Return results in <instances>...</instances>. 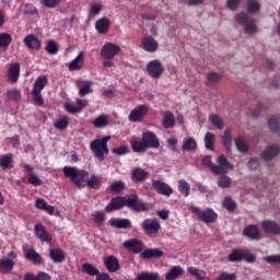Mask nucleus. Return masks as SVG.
Listing matches in <instances>:
<instances>
[{"mask_svg":"<svg viewBox=\"0 0 280 280\" xmlns=\"http://www.w3.org/2000/svg\"><path fill=\"white\" fill-rule=\"evenodd\" d=\"M109 224L113 229H132V221L129 219H112Z\"/></svg>","mask_w":280,"mask_h":280,"instance_id":"a878e982","label":"nucleus"},{"mask_svg":"<svg viewBox=\"0 0 280 280\" xmlns=\"http://www.w3.org/2000/svg\"><path fill=\"white\" fill-rule=\"evenodd\" d=\"M14 268V260L7 258L0 261V272L2 275H8Z\"/></svg>","mask_w":280,"mask_h":280,"instance_id":"72a5a7b5","label":"nucleus"},{"mask_svg":"<svg viewBox=\"0 0 280 280\" xmlns=\"http://www.w3.org/2000/svg\"><path fill=\"white\" fill-rule=\"evenodd\" d=\"M218 164H210V170L212 174H215L217 176H220V174H228V170H234L235 166L229 162V159L224 155L218 156ZM226 167V168H224Z\"/></svg>","mask_w":280,"mask_h":280,"instance_id":"0eeeda50","label":"nucleus"},{"mask_svg":"<svg viewBox=\"0 0 280 280\" xmlns=\"http://www.w3.org/2000/svg\"><path fill=\"white\" fill-rule=\"evenodd\" d=\"M235 21L241 25H244V32L249 36H253V34H257V32H259L257 23H255V18H250V15L245 12L238 13Z\"/></svg>","mask_w":280,"mask_h":280,"instance_id":"423d86ee","label":"nucleus"},{"mask_svg":"<svg viewBox=\"0 0 280 280\" xmlns=\"http://www.w3.org/2000/svg\"><path fill=\"white\" fill-rule=\"evenodd\" d=\"M190 190H191V186L189 185V183H187V180L185 179L178 180V191L182 192V195L185 196V198L189 196Z\"/></svg>","mask_w":280,"mask_h":280,"instance_id":"a18cd8bd","label":"nucleus"},{"mask_svg":"<svg viewBox=\"0 0 280 280\" xmlns=\"http://www.w3.org/2000/svg\"><path fill=\"white\" fill-rule=\"evenodd\" d=\"M136 280H161V276L158 272L144 271L139 273Z\"/></svg>","mask_w":280,"mask_h":280,"instance_id":"58836bf2","label":"nucleus"},{"mask_svg":"<svg viewBox=\"0 0 280 280\" xmlns=\"http://www.w3.org/2000/svg\"><path fill=\"white\" fill-rule=\"evenodd\" d=\"M130 145L133 152H138L139 154H141L150 148L152 150H158V148H161V141L159 140V137H156V133L152 131H144L142 133V140L133 137L130 139Z\"/></svg>","mask_w":280,"mask_h":280,"instance_id":"7ed1b4c3","label":"nucleus"},{"mask_svg":"<svg viewBox=\"0 0 280 280\" xmlns=\"http://www.w3.org/2000/svg\"><path fill=\"white\" fill-rule=\"evenodd\" d=\"M7 75L8 80L12 82V84L19 82V78L21 75V65H19V62L11 63L8 69Z\"/></svg>","mask_w":280,"mask_h":280,"instance_id":"a211bd4d","label":"nucleus"},{"mask_svg":"<svg viewBox=\"0 0 280 280\" xmlns=\"http://www.w3.org/2000/svg\"><path fill=\"white\" fill-rule=\"evenodd\" d=\"M24 14H26V16H34L38 14V9L32 3H26L24 4Z\"/></svg>","mask_w":280,"mask_h":280,"instance_id":"0e129e2a","label":"nucleus"},{"mask_svg":"<svg viewBox=\"0 0 280 280\" xmlns=\"http://www.w3.org/2000/svg\"><path fill=\"white\" fill-rule=\"evenodd\" d=\"M188 209L190 213L196 215L200 222H205V224H213V222H218V213L211 208L202 210L198 206L190 205Z\"/></svg>","mask_w":280,"mask_h":280,"instance_id":"20e7f679","label":"nucleus"},{"mask_svg":"<svg viewBox=\"0 0 280 280\" xmlns=\"http://www.w3.org/2000/svg\"><path fill=\"white\" fill-rule=\"evenodd\" d=\"M232 183H233V179H231V177H229V175L226 174H220L217 180V185L221 189H229Z\"/></svg>","mask_w":280,"mask_h":280,"instance_id":"473e14b6","label":"nucleus"},{"mask_svg":"<svg viewBox=\"0 0 280 280\" xmlns=\"http://www.w3.org/2000/svg\"><path fill=\"white\" fill-rule=\"evenodd\" d=\"M280 152V148L278 144L269 145L261 154V159L264 161H272Z\"/></svg>","mask_w":280,"mask_h":280,"instance_id":"412c9836","label":"nucleus"},{"mask_svg":"<svg viewBox=\"0 0 280 280\" xmlns=\"http://www.w3.org/2000/svg\"><path fill=\"white\" fill-rule=\"evenodd\" d=\"M8 100H12L13 102H19L21 100V91L13 89L7 91Z\"/></svg>","mask_w":280,"mask_h":280,"instance_id":"69168bd1","label":"nucleus"},{"mask_svg":"<svg viewBox=\"0 0 280 280\" xmlns=\"http://www.w3.org/2000/svg\"><path fill=\"white\" fill-rule=\"evenodd\" d=\"M209 119L212 126H214V128H218V130H222V128H224V120H222L218 114H211L209 116Z\"/></svg>","mask_w":280,"mask_h":280,"instance_id":"09e8293b","label":"nucleus"},{"mask_svg":"<svg viewBox=\"0 0 280 280\" xmlns=\"http://www.w3.org/2000/svg\"><path fill=\"white\" fill-rule=\"evenodd\" d=\"M47 54H50L51 56H56V54H58L60 47L58 46V44L50 39L48 40L46 47H45Z\"/></svg>","mask_w":280,"mask_h":280,"instance_id":"3c124183","label":"nucleus"},{"mask_svg":"<svg viewBox=\"0 0 280 280\" xmlns=\"http://www.w3.org/2000/svg\"><path fill=\"white\" fill-rule=\"evenodd\" d=\"M86 106V101H83L82 98H77L75 104L72 103H66L65 108L67 113H70V115H75L78 113H82Z\"/></svg>","mask_w":280,"mask_h":280,"instance_id":"f3484780","label":"nucleus"},{"mask_svg":"<svg viewBox=\"0 0 280 280\" xmlns=\"http://www.w3.org/2000/svg\"><path fill=\"white\" fill-rule=\"evenodd\" d=\"M49 258L54 264H62L65 259H67V256L65 255V250L62 248H50L49 249Z\"/></svg>","mask_w":280,"mask_h":280,"instance_id":"aec40b11","label":"nucleus"},{"mask_svg":"<svg viewBox=\"0 0 280 280\" xmlns=\"http://www.w3.org/2000/svg\"><path fill=\"white\" fill-rule=\"evenodd\" d=\"M40 3L44 8H49L51 10L54 8H58V5L62 3V0H42Z\"/></svg>","mask_w":280,"mask_h":280,"instance_id":"338daca9","label":"nucleus"},{"mask_svg":"<svg viewBox=\"0 0 280 280\" xmlns=\"http://www.w3.org/2000/svg\"><path fill=\"white\" fill-rule=\"evenodd\" d=\"M102 10H104V4H102V2H94L90 8V14H92V16H97Z\"/></svg>","mask_w":280,"mask_h":280,"instance_id":"bf43d9fd","label":"nucleus"},{"mask_svg":"<svg viewBox=\"0 0 280 280\" xmlns=\"http://www.w3.org/2000/svg\"><path fill=\"white\" fill-rule=\"evenodd\" d=\"M234 143L238 152H242L243 154L248 152V144L246 143V138L240 136L234 140Z\"/></svg>","mask_w":280,"mask_h":280,"instance_id":"c9c22d12","label":"nucleus"},{"mask_svg":"<svg viewBox=\"0 0 280 280\" xmlns=\"http://www.w3.org/2000/svg\"><path fill=\"white\" fill-rule=\"evenodd\" d=\"M118 54H121V47L110 42L105 43L101 49V57L104 60H113Z\"/></svg>","mask_w":280,"mask_h":280,"instance_id":"1a4fd4ad","label":"nucleus"},{"mask_svg":"<svg viewBox=\"0 0 280 280\" xmlns=\"http://www.w3.org/2000/svg\"><path fill=\"white\" fill-rule=\"evenodd\" d=\"M122 246L124 248H127V250H130V253H133L135 255H139V253L143 250V242L137 238L125 241L122 243Z\"/></svg>","mask_w":280,"mask_h":280,"instance_id":"4468645a","label":"nucleus"},{"mask_svg":"<svg viewBox=\"0 0 280 280\" xmlns=\"http://www.w3.org/2000/svg\"><path fill=\"white\" fill-rule=\"evenodd\" d=\"M213 143H215V135L212 132H207L205 136L206 150L213 151Z\"/></svg>","mask_w":280,"mask_h":280,"instance_id":"864d4df0","label":"nucleus"},{"mask_svg":"<svg viewBox=\"0 0 280 280\" xmlns=\"http://www.w3.org/2000/svg\"><path fill=\"white\" fill-rule=\"evenodd\" d=\"M104 265L108 272H117L120 268L119 260L115 256H108L105 258Z\"/></svg>","mask_w":280,"mask_h":280,"instance_id":"393cba45","label":"nucleus"},{"mask_svg":"<svg viewBox=\"0 0 280 280\" xmlns=\"http://www.w3.org/2000/svg\"><path fill=\"white\" fill-rule=\"evenodd\" d=\"M223 207L226 211H235V209H237V203L231 197H225L223 200Z\"/></svg>","mask_w":280,"mask_h":280,"instance_id":"6e6d98bb","label":"nucleus"},{"mask_svg":"<svg viewBox=\"0 0 280 280\" xmlns=\"http://www.w3.org/2000/svg\"><path fill=\"white\" fill-rule=\"evenodd\" d=\"M142 259H153L154 257H163V250L159 248H148L140 254Z\"/></svg>","mask_w":280,"mask_h":280,"instance_id":"7c9ffc66","label":"nucleus"},{"mask_svg":"<svg viewBox=\"0 0 280 280\" xmlns=\"http://www.w3.org/2000/svg\"><path fill=\"white\" fill-rule=\"evenodd\" d=\"M244 259V249L242 248H234L232 249L231 254L228 256V261L237 262Z\"/></svg>","mask_w":280,"mask_h":280,"instance_id":"2f4dec72","label":"nucleus"},{"mask_svg":"<svg viewBox=\"0 0 280 280\" xmlns=\"http://www.w3.org/2000/svg\"><path fill=\"white\" fill-rule=\"evenodd\" d=\"M142 49L149 54H154L159 50V42L152 37V35H147L141 39Z\"/></svg>","mask_w":280,"mask_h":280,"instance_id":"ddd939ff","label":"nucleus"},{"mask_svg":"<svg viewBox=\"0 0 280 280\" xmlns=\"http://www.w3.org/2000/svg\"><path fill=\"white\" fill-rule=\"evenodd\" d=\"M243 259L246 264H255V261H257V256L248 249H243Z\"/></svg>","mask_w":280,"mask_h":280,"instance_id":"052dcab7","label":"nucleus"},{"mask_svg":"<svg viewBox=\"0 0 280 280\" xmlns=\"http://www.w3.org/2000/svg\"><path fill=\"white\" fill-rule=\"evenodd\" d=\"M35 235L40 242H47L50 244L54 237L47 232V228L43 223H38L34 226Z\"/></svg>","mask_w":280,"mask_h":280,"instance_id":"2eb2a0df","label":"nucleus"},{"mask_svg":"<svg viewBox=\"0 0 280 280\" xmlns=\"http://www.w3.org/2000/svg\"><path fill=\"white\" fill-rule=\"evenodd\" d=\"M162 125L164 128H174L176 126V118L172 112H164L163 113V120Z\"/></svg>","mask_w":280,"mask_h":280,"instance_id":"c756f323","label":"nucleus"},{"mask_svg":"<svg viewBox=\"0 0 280 280\" xmlns=\"http://www.w3.org/2000/svg\"><path fill=\"white\" fill-rule=\"evenodd\" d=\"M94 128H106L108 126V115L103 114L93 120Z\"/></svg>","mask_w":280,"mask_h":280,"instance_id":"a19ab883","label":"nucleus"},{"mask_svg":"<svg viewBox=\"0 0 280 280\" xmlns=\"http://www.w3.org/2000/svg\"><path fill=\"white\" fill-rule=\"evenodd\" d=\"M147 72L153 80H159L165 72L163 63L159 59H154L148 62Z\"/></svg>","mask_w":280,"mask_h":280,"instance_id":"6e6552de","label":"nucleus"},{"mask_svg":"<svg viewBox=\"0 0 280 280\" xmlns=\"http://www.w3.org/2000/svg\"><path fill=\"white\" fill-rule=\"evenodd\" d=\"M261 10V3L257 0H247V12L248 14H257Z\"/></svg>","mask_w":280,"mask_h":280,"instance_id":"c03bdc74","label":"nucleus"},{"mask_svg":"<svg viewBox=\"0 0 280 280\" xmlns=\"http://www.w3.org/2000/svg\"><path fill=\"white\" fill-rule=\"evenodd\" d=\"M84 67V51H80L79 55L69 63V71H80Z\"/></svg>","mask_w":280,"mask_h":280,"instance_id":"b1692460","label":"nucleus"},{"mask_svg":"<svg viewBox=\"0 0 280 280\" xmlns=\"http://www.w3.org/2000/svg\"><path fill=\"white\" fill-rule=\"evenodd\" d=\"M131 178L135 183H143L148 178V172L141 167H136L132 170Z\"/></svg>","mask_w":280,"mask_h":280,"instance_id":"cd10ccee","label":"nucleus"},{"mask_svg":"<svg viewBox=\"0 0 280 280\" xmlns=\"http://www.w3.org/2000/svg\"><path fill=\"white\" fill-rule=\"evenodd\" d=\"M82 270L83 272H85V275H89L90 277H97L101 273L97 267L89 262L82 265Z\"/></svg>","mask_w":280,"mask_h":280,"instance_id":"4c0bfd02","label":"nucleus"},{"mask_svg":"<svg viewBox=\"0 0 280 280\" xmlns=\"http://www.w3.org/2000/svg\"><path fill=\"white\" fill-rule=\"evenodd\" d=\"M110 141V136H105L102 139H95L90 143V149L93 152L95 159L98 161H104V154H108V142Z\"/></svg>","mask_w":280,"mask_h":280,"instance_id":"39448f33","label":"nucleus"},{"mask_svg":"<svg viewBox=\"0 0 280 280\" xmlns=\"http://www.w3.org/2000/svg\"><path fill=\"white\" fill-rule=\"evenodd\" d=\"M151 187L154 191H156V194H160V196H166L167 198H170V196L174 194V189L171 188L167 183L161 182L159 179H153Z\"/></svg>","mask_w":280,"mask_h":280,"instance_id":"f8f14e48","label":"nucleus"},{"mask_svg":"<svg viewBox=\"0 0 280 280\" xmlns=\"http://www.w3.org/2000/svg\"><path fill=\"white\" fill-rule=\"evenodd\" d=\"M23 43L27 49H40V42L34 34H28L24 37Z\"/></svg>","mask_w":280,"mask_h":280,"instance_id":"4be33fe9","label":"nucleus"},{"mask_svg":"<svg viewBox=\"0 0 280 280\" xmlns=\"http://www.w3.org/2000/svg\"><path fill=\"white\" fill-rule=\"evenodd\" d=\"M62 172L63 176L69 178L78 189H84V187H89L90 189H100L102 187V177L92 174L89 178V171L86 170H80L78 166H65Z\"/></svg>","mask_w":280,"mask_h":280,"instance_id":"f257e3e1","label":"nucleus"},{"mask_svg":"<svg viewBox=\"0 0 280 280\" xmlns=\"http://www.w3.org/2000/svg\"><path fill=\"white\" fill-rule=\"evenodd\" d=\"M12 43V35L8 33H0V47L8 49Z\"/></svg>","mask_w":280,"mask_h":280,"instance_id":"8fccbe9b","label":"nucleus"},{"mask_svg":"<svg viewBox=\"0 0 280 280\" xmlns=\"http://www.w3.org/2000/svg\"><path fill=\"white\" fill-rule=\"evenodd\" d=\"M27 183L30 185H33V187H40V185H43V180H40V178L37 177V175H35L34 173L28 174Z\"/></svg>","mask_w":280,"mask_h":280,"instance_id":"e2e57ef3","label":"nucleus"},{"mask_svg":"<svg viewBox=\"0 0 280 280\" xmlns=\"http://www.w3.org/2000/svg\"><path fill=\"white\" fill-rule=\"evenodd\" d=\"M222 144L224 145L226 152H231L232 138H231V129H225L222 137Z\"/></svg>","mask_w":280,"mask_h":280,"instance_id":"de8ad7c7","label":"nucleus"},{"mask_svg":"<svg viewBox=\"0 0 280 280\" xmlns=\"http://www.w3.org/2000/svg\"><path fill=\"white\" fill-rule=\"evenodd\" d=\"M183 275V269L180 266L173 267L165 276L166 280H176Z\"/></svg>","mask_w":280,"mask_h":280,"instance_id":"79ce46f5","label":"nucleus"},{"mask_svg":"<svg viewBox=\"0 0 280 280\" xmlns=\"http://www.w3.org/2000/svg\"><path fill=\"white\" fill-rule=\"evenodd\" d=\"M93 222L97 224L98 226H104V222H106V213L104 211H95L92 214Z\"/></svg>","mask_w":280,"mask_h":280,"instance_id":"49530a36","label":"nucleus"},{"mask_svg":"<svg viewBox=\"0 0 280 280\" xmlns=\"http://www.w3.org/2000/svg\"><path fill=\"white\" fill-rule=\"evenodd\" d=\"M220 78H222V75L218 72H210L207 74V86H213V84H215L217 82L220 81Z\"/></svg>","mask_w":280,"mask_h":280,"instance_id":"5fc2aeb1","label":"nucleus"},{"mask_svg":"<svg viewBox=\"0 0 280 280\" xmlns=\"http://www.w3.org/2000/svg\"><path fill=\"white\" fill-rule=\"evenodd\" d=\"M47 77H38L31 93H40V91L47 86Z\"/></svg>","mask_w":280,"mask_h":280,"instance_id":"f704fd0d","label":"nucleus"},{"mask_svg":"<svg viewBox=\"0 0 280 280\" xmlns=\"http://www.w3.org/2000/svg\"><path fill=\"white\" fill-rule=\"evenodd\" d=\"M91 82L86 81L83 86L80 88L79 90V95L80 97H84L85 95H91L93 93V89H91Z\"/></svg>","mask_w":280,"mask_h":280,"instance_id":"13d9d810","label":"nucleus"},{"mask_svg":"<svg viewBox=\"0 0 280 280\" xmlns=\"http://www.w3.org/2000/svg\"><path fill=\"white\" fill-rule=\"evenodd\" d=\"M267 264H280V254L270 255L264 258Z\"/></svg>","mask_w":280,"mask_h":280,"instance_id":"774afa93","label":"nucleus"},{"mask_svg":"<svg viewBox=\"0 0 280 280\" xmlns=\"http://www.w3.org/2000/svg\"><path fill=\"white\" fill-rule=\"evenodd\" d=\"M95 30L98 34H108V30H110V20L108 18H101L95 22Z\"/></svg>","mask_w":280,"mask_h":280,"instance_id":"5701e85b","label":"nucleus"},{"mask_svg":"<svg viewBox=\"0 0 280 280\" xmlns=\"http://www.w3.org/2000/svg\"><path fill=\"white\" fill-rule=\"evenodd\" d=\"M110 191H114L115 194H121L124 189H126V184L124 182H115L110 184L109 186Z\"/></svg>","mask_w":280,"mask_h":280,"instance_id":"680f3d73","label":"nucleus"},{"mask_svg":"<svg viewBox=\"0 0 280 280\" xmlns=\"http://www.w3.org/2000/svg\"><path fill=\"white\" fill-rule=\"evenodd\" d=\"M141 228L145 235H156L159 234V231H161V222L158 221V219H144Z\"/></svg>","mask_w":280,"mask_h":280,"instance_id":"9b49d317","label":"nucleus"},{"mask_svg":"<svg viewBox=\"0 0 280 280\" xmlns=\"http://www.w3.org/2000/svg\"><path fill=\"white\" fill-rule=\"evenodd\" d=\"M268 126L271 132L280 131V116H271L268 119Z\"/></svg>","mask_w":280,"mask_h":280,"instance_id":"ea45409f","label":"nucleus"},{"mask_svg":"<svg viewBox=\"0 0 280 280\" xmlns=\"http://www.w3.org/2000/svg\"><path fill=\"white\" fill-rule=\"evenodd\" d=\"M124 207H128L131 211L136 213H142L145 211L152 210V203L143 201V199L139 198V195L132 194L127 197H114L109 201V203L105 207L106 213H113V211H119V209H124Z\"/></svg>","mask_w":280,"mask_h":280,"instance_id":"f03ea898","label":"nucleus"},{"mask_svg":"<svg viewBox=\"0 0 280 280\" xmlns=\"http://www.w3.org/2000/svg\"><path fill=\"white\" fill-rule=\"evenodd\" d=\"M244 237H247L252 241H259L261 240V233L259 232V228L255 224L246 225L243 230Z\"/></svg>","mask_w":280,"mask_h":280,"instance_id":"dca6fc26","label":"nucleus"},{"mask_svg":"<svg viewBox=\"0 0 280 280\" xmlns=\"http://www.w3.org/2000/svg\"><path fill=\"white\" fill-rule=\"evenodd\" d=\"M14 155L12 153H7L0 156V167L2 170H12L14 167Z\"/></svg>","mask_w":280,"mask_h":280,"instance_id":"bb28decb","label":"nucleus"},{"mask_svg":"<svg viewBox=\"0 0 280 280\" xmlns=\"http://www.w3.org/2000/svg\"><path fill=\"white\" fill-rule=\"evenodd\" d=\"M262 230L265 233H270L271 235H280V225L270 220H265L261 222Z\"/></svg>","mask_w":280,"mask_h":280,"instance_id":"6ab92c4d","label":"nucleus"},{"mask_svg":"<svg viewBox=\"0 0 280 280\" xmlns=\"http://www.w3.org/2000/svg\"><path fill=\"white\" fill-rule=\"evenodd\" d=\"M35 207L40 211H46L48 215H54L56 211V209L52 206L47 205V201L45 199H36Z\"/></svg>","mask_w":280,"mask_h":280,"instance_id":"c85d7f7f","label":"nucleus"},{"mask_svg":"<svg viewBox=\"0 0 280 280\" xmlns=\"http://www.w3.org/2000/svg\"><path fill=\"white\" fill-rule=\"evenodd\" d=\"M148 113H150V107L148 105H138L130 112L128 119L129 121L137 124L138 121H143L148 116Z\"/></svg>","mask_w":280,"mask_h":280,"instance_id":"9d476101","label":"nucleus"},{"mask_svg":"<svg viewBox=\"0 0 280 280\" xmlns=\"http://www.w3.org/2000/svg\"><path fill=\"white\" fill-rule=\"evenodd\" d=\"M26 259H30V261H33V264H37V265L43 264V257L40 256V254H38L34 249H30L26 253Z\"/></svg>","mask_w":280,"mask_h":280,"instance_id":"37998d69","label":"nucleus"},{"mask_svg":"<svg viewBox=\"0 0 280 280\" xmlns=\"http://www.w3.org/2000/svg\"><path fill=\"white\" fill-rule=\"evenodd\" d=\"M196 148H198V142H196V139L191 137L184 140V143L182 145V150L184 152H191V150H196Z\"/></svg>","mask_w":280,"mask_h":280,"instance_id":"e433bc0d","label":"nucleus"},{"mask_svg":"<svg viewBox=\"0 0 280 280\" xmlns=\"http://www.w3.org/2000/svg\"><path fill=\"white\" fill-rule=\"evenodd\" d=\"M189 275L196 277L197 280H205L207 272L205 270L198 269L196 267H188Z\"/></svg>","mask_w":280,"mask_h":280,"instance_id":"603ef678","label":"nucleus"},{"mask_svg":"<svg viewBox=\"0 0 280 280\" xmlns=\"http://www.w3.org/2000/svg\"><path fill=\"white\" fill-rule=\"evenodd\" d=\"M55 128H57V130H67V128H69V118L63 117V118H59L55 124H54Z\"/></svg>","mask_w":280,"mask_h":280,"instance_id":"4d7b16f0","label":"nucleus"}]
</instances>
